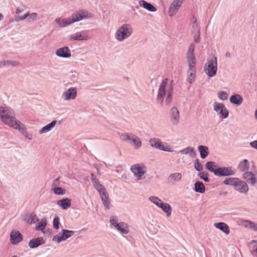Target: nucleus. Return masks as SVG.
Here are the masks:
<instances>
[{"instance_id": "393cba45", "label": "nucleus", "mask_w": 257, "mask_h": 257, "mask_svg": "<svg viewBox=\"0 0 257 257\" xmlns=\"http://www.w3.org/2000/svg\"><path fill=\"white\" fill-rule=\"evenodd\" d=\"M43 239L42 237H38L31 240L29 245L31 248H36L43 243Z\"/></svg>"}, {"instance_id": "4468645a", "label": "nucleus", "mask_w": 257, "mask_h": 257, "mask_svg": "<svg viewBox=\"0 0 257 257\" xmlns=\"http://www.w3.org/2000/svg\"><path fill=\"white\" fill-rule=\"evenodd\" d=\"M77 91L75 88L71 87L63 92L62 97L65 100L74 99L76 97Z\"/></svg>"}, {"instance_id": "a19ab883", "label": "nucleus", "mask_w": 257, "mask_h": 257, "mask_svg": "<svg viewBox=\"0 0 257 257\" xmlns=\"http://www.w3.org/2000/svg\"><path fill=\"white\" fill-rule=\"evenodd\" d=\"M150 200L154 203L155 204H156L157 206L159 207V206L161 204V203L163 202L161 200H160L159 198H158L157 197L155 196H151L149 198Z\"/></svg>"}, {"instance_id": "de8ad7c7", "label": "nucleus", "mask_w": 257, "mask_h": 257, "mask_svg": "<svg viewBox=\"0 0 257 257\" xmlns=\"http://www.w3.org/2000/svg\"><path fill=\"white\" fill-rule=\"evenodd\" d=\"M59 218L58 216H55L53 220V227L57 229L59 228Z\"/></svg>"}, {"instance_id": "9b49d317", "label": "nucleus", "mask_w": 257, "mask_h": 257, "mask_svg": "<svg viewBox=\"0 0 257 257\" xmlns=\"http://www.w3.org/2000/svg\"><path fill=\"white\" fill-rule=\"evenodd\" d=\"M74 232L72 230H69L67 229H63L62 233L61 235H57L53 237V240L57 241L58 243L62 241L65 240L69 237L73 235Z\"/></svg>"}, {"instance_id": "20e7f679", "label": "nucleus", "mask_w": 257, "mask_h": 257, "mask_svg": "<svg viewBox=\"0 0 257 257\" xmlns=\"http://www.w3.org/2000/svg\"><path fill=\"white\" fill-rule=\"evenodd\" d=\"M88 17V14L86 12L79 11L73 15L71 19L64 20L61 18H57L56 19L55 21L60 27H64L75 22L80 21Z\"/></svg>"}, {"instance_id": "bf43d9fd", "label": "nucleus", "mask_w": 257, "mask_h": 257, "mask_svg": "<svg viewBox=\"0 0 257 257\" xmlns=\"http://www.w3.org/2000/svg\"><path fill=\"white\" fill-rule=\"evenodd\" d=\"M12 257H17V256H16V255H14V256H12Z\"/></svg>"}, {"instance_id": "49530a36", "label": "nucleus", "mask_w": 257, "mask_h": 257, "mask_svg": "<svg viewBox=\"0 0 257 257\" xmlns=\"http://www.w3.org/2000/svg\"><path fill=\"white\" fill-rule=\"evenodd\" d=\"M132 136H133L128 135V134H122L120 136V139L124 141H129L130 142Z\"/></svg>"}, {"instance_id": "6ab92c4d", "label": "nucleus", "mask_w": 257, "mask_h": 257, "mask_svg": "<svg viewBox=\"0 0 257 257\" xmlns=\"http://www.w3.org/2000/svg\"><path fill=\"white\" fill-rule=\"evenodd\" d=\"M243 177L251 185L255 184L256 182L255 174H253L251 172L247 171L245 172L243 175Z\"/></svg>"}, {"instance_id": "f3484780", "label": "nucleus", "mask_w": 257, "mask_h": 257, "mask_svg": "<svg viewBox=\"0 0 257 257\" xmlns=\"http://www.w3.org/2000/svg\"><path fill=\"white\" fill-rule=\"evenodd\" d=\"M10 238L12 243L16 244L22 240L23 236L19 231L14 230L11 233Z\"/></svg>"}, {"instance_id": "f03ea898", "label": "nucleus", "mask_w": 257, "mask_h": 257, "mask_svg": "<svg viewBox=\"0 0 257 257\" xmlns=\"http://www.w3.org/2000/svg\"><path fill=\"white\" fill-rule=\"evenodd\" d=\"M173 81L170 84H168V79H164L160 84L158 93L157 97L158 101L161 104L163 102L164 97L167 95L165 102L167 105H169L172 101V95L173 93Z\"/></svg>"}, {"instance_id": "3c124183", "label": "nucleus", "mask_w": 257, "mask_h": 257, "mask_svg": "<svg viewBox=\"0 0 257 257\" xmlns=\"http://www.w3.org/2000/svg\"><path fill=\"white\" fill-rule=\"evenodd\" d=\"M110 222L111 225H113L114 227L118 225L119 223H117V220L113 217H111L110 219Z\"/></svg>"}, {"instance_id": "4c0bfd02", "label": "nucleus", "mask_w": 257, "mask_h": 257, "mask_svg": "<svg viewBox=\"0 0 257 257\" xmlns=\"http://www.w3.org/2000/svg\"><path fill=\"white\" fill-rule=\"evenodd\" d=\"M238 179L236 178H227L224 181L223 183L225 185L233 186L234 187Z\"/></svg>"}, {"instance_id": "473e14b6", "label": "nucleus", "mask_w": 257, "mask_h": 257, "mask_svg": "<svg viewBox=\"0 0 257 257\" xmlns=\"http://www.w3.org/2000/svg\"><path fill=\"white\" fill-rule=\"evenodd\" d=\"M187 81L189 83H193L196 78V70H188Z\"/></svg>"}, {"instance_id": "c756f323", "label": "nucleus", "mask_w": 257, "mask_h": 257, "mask_svg": "<svg viewBox=\"0 0 257 257\" xmlns=\"http://www.w3.org/2000/svg\"><path fill=\"white\" fill-rule=\"evenodd\" d=\"M130 143H131L136 149H138L142 146L141 140L139 138L134 136H132Z\"/></svg>"}, {"instance_id": "c03bdc74", "label": "nucleus", "mask_w": 257, "mask_h": 257, "mask_svg": "<svg viewBox=\"0 0 257 257\" xmlns=\"http://www.w3.org/2000/svg\"><path fill=\"white\" fill-rule=\"evenodd\" d=\"M180 153L182 154H188L194 152V149L191 147H188L180 151Z\"/></svg>"}, {"instance_id": "603ef678", "label": "nucleus", "mask_w": 257, "mask_h": 257, "mask_svg": "<svg viewBox=\"0 0 257 257\" xmlns=\"http://www.w3.org/2000/svg\"><path fill=\"white\" fill-rule=\"evenodd\" d=\"M194 40L195 42L198 43L200 41V35L199 32L198 31L197 34H196L194 36Z\"/></svg>"}, {"instance_id": "13d9d810", "label": "nucleus", "mask_w": 257, "mask_h": 257, "mask_svg": "<svg viewBox=\"0 0 257 257\" xmlns=\"http://www.w3.org/2000/svg\"><path fill=\"white\" fill-rule=\"evenodd\" d=\"M18 13H19V10H17V14H18Z\"/></svg>"}, {"instance_id": "b1692460", "label": "nucleus", "mask_w": 257, "mask_h": 257, "mask_svg": "<svg viewBox=\"0 0 257 257\" xmlns=\"http://www.w3.org/2000/svg\"><path fill=\"white\" fill-rule=\"evenodd\" d=\"M182 179V175L180 173H175L171 174L168 177V180L169 182L174 183L176 182L180 181Z\"/></svg>"}, {"instance_id": "a18cd8bd", "label": "nucleus", "mask_w": 257, "mask_h": 257, "mask_svg": "<svg viewBox=\"0 0 257 257\" xmlns=\"http://www.w3.org/2000/svg\"><path fill=\"white\" fill-rule=\"evenodd\" d=\"M199 176L201 179H203L205 182H209L207 174L206 173H205L204 172H201L199 173Z\"/></svg>"}, {"instance_id": "0eeeda50", "label": "nucleus", "mask_w": 257, "mask_h": 257, "mask_svg": "<svg viewBox=\"0 0 257 257\" xmlns=\"http://www.w3.org/2000/svg\"><path fill=\"white\" fill-rule=\"evenodd\" d=\"M194 45L191 44L188 49L187 53V63L188 64V70H196V58L194 53Z\"/></svg>"}, {"instance_id": "dca6fc26", "label": "nucleus", "mask_w": 257, "mask_h": 257, "mask_svg": "<svg viewBox=\"0 0 257 257\" xmlns=\"http://www.w3.org/2000/svg\"><path fill=\"white\" fill-rule=\"evenodd\" d=\"M171 120L172 123L175 125H177L179 122V111L176 107H173L171 109Z\"/></svg>"}, {"instance_id": "7c9ffc66", "label": "nucleus", "mask_w": 257, "mask_h": 257, "mask_svg": "<svg viewBox=\"0 0 257 257\" xmlns=\"http://www.w3.org/2000/svg\"><path fill=\"white\" fill-rule=\"evenodd\" d=\"M159 207L161 208L165 212H166L168 216L171 215L172 208L169 204L162 202Z\"/></svg>"}, {"instance_id": "8fccbe9b", "label": "nucleus", "mask_w": 257, "mask_h": 257, "mask_svg": "<svg viewBox=\"0 0 257 257\" xmlns=\"http://www.w3.org/2000/svg\"><path fill=\"white\" fill-rule=\"evenodd\" d=\"M194 167L195 169L198 171H200L203 169V167L199 163V162L197 160L195 162Z\"/></svg>"}, {"instance_id": "f8f14e48", "label": "nucleus", "mask_w": 257, "mask_h": 257, "mask_svg": "<svg viewBox=\"0 0 257 257\" xmlns=\"http://www.w3.org/2000/svg\"><path fill=\"white\" fill-rule=\"evenodd\" d=\"M183 3L182 0H174L170 6L168 14L172 17L175 15L181 7Z\"/></svg>"}, {"instance_id": "a211bd4d", "label": "nucleus", "mask_w": 257, "mask_h": 257, "mask_svg": "<svg viewBox=\"0 0 257 257\" xmlns=\"http://www.w3.org/2000/svg\"><path fill=\"white\" fill-rule=\"evenodd\" d=\"M56 54L59 57L64 58H68L71 56L70 51L67 47L58 49L56 52Z\"/></svg>"}, {"instance_id": "f704fd0d", "label": "nucleus", "mask_w": 257, "mask_h": 257, "mask_svg": "<svg viewBox=\"0 0 257 257\" xmlns=\"http://www.w3.org/2000/svg\"><path fill=\"white\" fill-rule=\"evenodd\" d=\"M56 123V121L55 120L52 121L51 123L42 127L40 130V133L43 134L50 131L53 127H54Z\"/></svg>"}, {"instance_id": "39448f33", "label": "nucleus", "mask_w": 257, "mask_h": 257, "mask_svg": "<svg viewBox=\"0 0 257 257\" xmlns=\"http://www.w3.org/2000/svg\"><path fill=\"white\" fill-rule=\"evenodd\" d=\"M132 32V28L128 25L124 24L117 31L116 38L118 41H122L128 38Z\"/></svg>"}, {"instance_id": "6e6d98bb", "label": "nucleus", "mask_w": 257, "mask_h": 257, "mask_svg": "<svg viewBox=\"0 0 257 257\" xmlns=\"http://www.w3.org/2000/svg\"><path fill=\"white\" fill-rule=\"evenodd\" d=\"M59 184V178L56 179L53 182V186L58 185Z\"/></svg>"}, {"instance_id": "412c9836", "label": "nucleus", "mask_w": 257, "mask_h": 257, "mask_svg": "<svg viewBox=\"0 0 257 257\" xmlns=\"http://www.w3.org/2000/svg\"><path fill=\"white\" fill-rule=\"evenodd\" d=\"M214 226L217 229H220L226 234H228L230 232L229 228L227 224L224 222L215 223Z\"/></svg>"}, {"instance_id": "7ed1b4c3", "label": "nucleus", "mask_w": 257, "mask_h": 257, "mask_svg": "<svg viewBox=\"0 0 257 257\" xmlns=\"http://www.w3.org/2000/svg\"><path fill=\"white\" fill-rule=\"evenodd\" d=\"M91 180L93 187L99 192L102 202L105 209H109L110 208V200L109 195L106 189L99 183L95 176L92 174L91 175Z\"/></svg>"}, {"instance_id": "c9c22d12", "label": "nucleus", "mask_w": 257, "mask_h": 257, "mask_svg": "<svg viewBox=\"0 0 257 257\" xmlns=\"http://www.w3.org/2000/svg\"><path fill=\"white\" fill-rule=\"evenodd\" d=\"M198 150L200 152L201 158L204 159L207 156L208 154V149L207 147L199 146L198 147Z\"/></svg>"}, {"instance_id": "864d4df0", "label": "nucleus", "mask_w": 257, "mask_h": 257, "mask_svg": "<svg viewBox=\"0 0 257 257\" xmlns=\"http://www.w3.org/2000/svg\"><path fill=\"white\" fill-rule=\"evenodd\" d=\"M250 229H251L254 231H257V224L252 222Z\"/></svg>"}, {"instance_id": "6e6552de", "label": "nucleus", "mask_w": 257, "mask_h": 257, "mask_svg": "<svg viewBox=\"0 0 257 257\" xmlns=\"http://www.w3.org/2000/svg\"><path fill=\"white\" fill-rule=\"evenodd\" d=\"M131 170L138 180L142 179V176L146 173L145 166L143 164H135L131 167Z\"/></svg>"}, {"instance_id": "2f4dec72", "label": "nucleus", "mask_w": 257, "mask_h": 257, "mask_svg": "<svg viewBox=\"0 0 257 257\" xmlns=\"http://www.w3.org/2000/svg\"><path fill=\"white\" fill-rule=\"evenodd\" d=\"M37 17V14L35 13L29 14H26L24 16L20 17L21 20L27 19L28 21L31 22L34 21Z\"/></svg>"}, {"instance_id": "ddd939ff", "label": "nucleus", "mask_w": 257, "mask_h": 257, "mask_svg": "<svg viewBox=\"0 0 257 257\" xmlns=\"http://www.w3.org/2000/svg\"><path fill=\"white\" fill-rule=\"evenodd\" d=\"M234 174V171L229 167L218 168L215 172V175L217 176H229Z\"/></svg>"}, {"instance_id": "1a4fd4ad", "label": "nucleus", "mask_w": 257, "mask_h": 257, "mask_svg": "<svg viewBox=\"0 0 257 257\" xmlns=\"http://www.w3.org/2000/svg\"><path fill=\"white\" fill-rule=\"evenodd\" d=\"M150 144L152 147H154L164 151H172L171 147L170 146H168L165 143H162L160 141H159L158 139H151L150 141Z\"/></svg>"}, {"instance_id": "e433bc0d", "label": "nucleus", "mask_w": 257, "mask_h": 257, "mask_svg": "<svg viewBox=\"0 0 257 257\" xmlns=\"http://www.w3.org/2000/svg\"><path fill=\"white\" fill-rule=\"evenodd\" d=\"M206 168L210 172H213L215 174L216 170L218 167H217L215 163L213 162H208L205 165Z\"/></svg>"}, {"instance_id": "ea45409f", "label": "nucleus", "mask_w": 257, "mask_h": 257, "mask_svg": "<svg viewBox=\"0 0 257 257\" xmlns=\"http://www.w3.org/2000/svg\"><path fill=\"white\" fill-rule=\"evenodd\" d=\"M19 65V63L16 61H4L0 62V67L4 66H17Z\"/></svg>"}, {"instance_id": "5701e85b", "label": "nucleus", "mask_w": 257, "mask_h": 257, "mask_svg": "<svg viewBox=\"0 0 257 257\" xmlns=\"http://www.w3.org/2000/svg\"><path fill=\"white\" fill-rule=\"evenodd\" d=\"M139 5L141 7L147 10L150 12H156V9L150 3H149L145 1L142 0L139 2Z\"/></svg>"}, {"instance_id": "bb28decb", "label": "nucleus", "mask_w": 257, "mask_h": 257, "mask_svg": "<svg viewBox=\"0 0 257 257\" xmlns=\"http://www.w3.org/2000/svg\"><path fill=\"white\" fill-rule=\"evenodd\" d=\"M88 37L85 35L83 34L80 32L76 33L71 36L70 39L73 40H86L88 39Z\"/></svg>"}, {"instance_id": "cd10ccee", "label": "nucleus", "mask_w": 257, "mask_h": 257, "mask_svg": "<svg viewBox=\"0 0 257 257\" xmlns=\"http://www.w3.org/2000/svg\"><path fill=\"white\" fill-rule=\"evenodd\" d=\"M115 228L122 233L126 234L128 232L127 224L124 222L119 223Z\"/></svg>"}, {"instance_id": "58836bf2", "label": "nucleus", "mask_w": 257, "mask_h": 257, "mask_svg": "<svg viewBox=\"0 0 257 257\" xmlns=\"http://www.w3.org/2000/svg\"><path fill=\"white\" fill-rule=\"evenodd\" d=\"M47 225V219L43 218L41 220L39 224L36 226V229L37 230H43Z\"/></svg>"}, {"instance_id": "4be33fe9", "label": "nucleus", "mask_w": 257, "mask_h": 257, "mask_svg": "<svg viewBox=\"0 0 257 257\" xmlns=\"http://www.w3.org/2000/svg\"><path fill=\"white\" fill-rule=\"evenodd\" d=\"M249 168V162L247 159H244L240 162L238 165V169L241 172H247Z\"/></svg>"}, {"instance_id": "37998d69", "label": "nucleus", "mask_w": 257, "mask_h": 257, "mask_svg": "<svg viewBox=\"0 0 257 257\" xmlns=\"http://www.w3.org/2000/svg\"><path fill=\"white\" fill-rule=\"evenodd\" d=\"M218 97L223 100H226L228 98V94L225 91H220L218 93Z\"/></svg>"}, {"instance_id": "aec40b11", "label": "nucleus", "mask_w": 257, "mask_h": 257, "mask_svg": "<svg viewBox=\"0 0 257 257\" xmlns=\"http://www.w3.org/2000/svg\"><path fill=\"white\" fill-rule=\"evenodd\" d=\"M39 219L34 213H31L26 215L25 217V221L29 224H34L38 222Z\"/></svg>"}, {"instance_id": "5fc2aeb1", "label": "nucleus", "mask_w": 257, "mask_h": 257, "mask_svg": "<svg viewBox=\"0 0 257 257\" xmlns=\"http://www.w3.org/2000/svg\"><path fill=\"white\" fill-rule=\"evenodd\" d=\"M250 145L253 148L257 149V141H253L250 143Z\"/></svg>"}, {"instance_id": "9d476101", "label": "nucleus", "mask_w": 257, "mask_h": 257, "mask_svg": "<svg viewBox=\"0 0 257 257\" xmlns=\"http://www.w3.org/2000/svg\"><path fill=\"white\" fill-rule=\"evenodd\" d=\"M214 110L220 114L223 118H226L228 115V111L222 103L215 102L213 103Z\"/></svg>"}, {"instance_id": "f257e3e1", "label": "nucleus", "mask_w": 257, "mask_h": 257, "mask_svg": "<svg viewBox=\"0 0 257 257\" xmlns=\"http://www.w3.org/2000/svg\"><path fill=\"white\" fill-rule=\"evenodd\" d=\"M11 110L6 107H0V117L2 122L9 126L23 133L25 131L24 125L11 115Z\"/></svg>"}, {"instance_id": "09e8293b", "label": "nucleus", "mask_w": 257, "mask_h": 257, "mask_svg": "<svg viewBox=\"0 0 257 257\" xmlns=\"http://www.w3.org/2000/svg\"><path fill=\"white\" fill-rule=\"evenodd\" d=\"M252 222L248 220H243L241 221V224L245 227L250 228Z\"/></svg>"}, {"instance_id": "79ce46f5", "label": "nucleus", "mask_w": 257, "mask_h": 257, "mask_svg": "<svg viewBox=\"0 0 257 257\" xmlns=\"http://www.w3.org/2000/svg\"><path fill=\"white\" fill-rule=\"evenodd\" d=\"M53 192L57 195H64L66 193V190L61 187H56L53 189Z\"/></svg>"}, {"instance_id": "c85d7f7f", "label": "nucleus", "mask_w": 257, "mask_h": 257, "mask_svg": "<svg viewBox=\"0 0 257 257\" xmlns=\"http://www.w3.org/2000/svg\"><path fill=\"white\" fill-rule=\"evenodd\" d=\"M230 101L232 103L239 105L242 102L243 98L240 95L238 94H235L232 95L230 97Z\"/></svg>"}, {"instance_id": "a878e982", "label": "nucleus", "mask_w": 257, "mask_h": 257, "mask_svg": "<svg viewBox=\"0 0 257 257\" xmlns=\"http://www.w3.org/2000/svg\"><path fill=\"white\" fill-rule=\"evenodd\" d=\"M57 205L63 209H66L71 206V200L69 198H65L57 201Z\"/></svg>"}, {"instance_id": "423d86ee", "label": "nucleus", "mask_w": 257, "mask_h": 257, "mask_svg": "<svg viewBox=\"0 0 257 257\" xmlns=\"http://www.w3.org/2000/svg\"><path fill=\"white\" fill-rule=\"evenodd\" d=\"M217 70V60L213 57L205 66L204 71L209 77H212L216 74Z\"/></svg>"}, {"instance_id": "4d7b16f0", "label": "nucleus", "mask_w": 257, "mask_h": 257, "mask_svg": "<svg viewBox=\"0 0 257 257\" xmlns=\"http://www.w3.org/2000/svg\"><path fill=\"white\" fill-rule=\"evenodd\" d=\"M255 116H256V117L257 118V110L255 111Z\"/></svg>"}, {"instance_id": "2eb2a0df", "label": "nucleus", "mask_w": 257, "mask_h": 257, "mask_svg": "<svg viewBox=\"0 0 257 257\" xmlns=\"http://www.w3.org/2000/svg\"><path fill=\"white\" fill-rule=\"evenodd\" d=\"M234 189L241 193H246L248 191V187L246 183L239 179L235 185Z\"/></svg>"}, {"instance_id": "72a5a7b5", "label": "nucleus", "mask_w": 257, "mask_h": 257, "mask_svg": "<svg viewBox=\"0 0 257 257\" xmlns=\"http://www.w3.org/2000/svg\"><path fill=\"white\" fill-rule=\"evenodd\" d=\"M194 189L196 192L203 193L205 191L204 184L200 182L197 181L194 184Z\"/></svg>"}]
</instances>
